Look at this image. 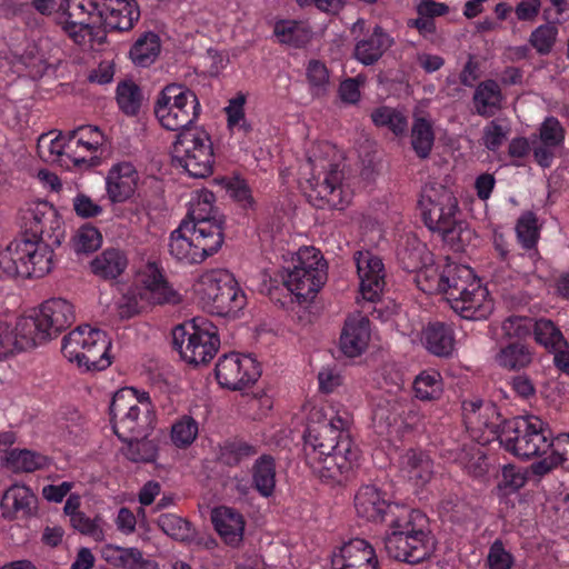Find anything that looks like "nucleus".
<instances>
[{"mask_svg":"<svg viewBox=\"0 0 569 569\" xmlns=\"http://www.w3.org/2000/svg\"><path fill=\"white\" fill-rule=\"evenodd\" d=\"M533 319L522 316H510L501 326L505 336L511 339H523L532 332Z\"/></svg>","mask_w":569,"mask_h":569,"instance_id":"nucleus-62","label":"nucleus"},{"mask_svg":"<svg viewBox=\"0 0 569 569\" xmlns=\"http://www.w3.org/2000/svg\"><path fill=\"white\" fill-rule=\"evenodd\" d=\"M371 120L377 127H386L396 136L403 134L408 129L407 117L390 107H380L371 112Z\"/></svg>","mask_w":569,"mask_h":569,"instance_id":"nucleus-45","label":"nucleus"},{"mask_svg":"<svg viewBox=\"0 0 569 569\" xmlns=\"http://www.w3.org/2000/svg\"><path fill=\"white\" fill-rule=\"evenodd\" d=\"M401 403L399 401H393L391 405L390 401L386 403H378L373 409L372 420L375 425L380 428L379 432H383L398 421L399 417V408Z\"/></svg>","mask_w":569,"mask_h":569,"instance_id":"nucleus-63","label":"nucleus"},{"mask_svg":"<svg viewBox=\"0 0 569 569\" xmlns=\"http://www.w3.org/2000/svg\"><path fill=\"white\" fill-rule=\"evenodd\" d=\"M128 267V257L119 248H107L90 261L93 274L104 280H113L121 276Z\"/></svg>","mask_w":569,"mask_h":569,"instance_id":"nucleus-33","label":"nucleus"},{"mask_svg":"<svg viewBox=\"0 0 569 569\" xmlns=\"http://www.w3.org/2000/svg\"><path fill=\"white\" fill-rule=\"evenodd\" d=\"M463 421L471 437L480 443H489L499 440L502 420L497 406L485 401H465L462 405Z\"/></svg>","mask_w":569,"mask_h":569,"instance_id":"nucleus-16","label":"nucleus"},{"mask_svg":"<svg viewBox=\"0 0 569 569\" xmlns=\"http://www.w3.org/2000/svg\"><path fill=\"white\" fill-rule=\"evenodd\" d=\"M36 502V496L27 486L14 485L2 497V516L10 520L29 517L32 515Z\"/></svg>","mask_w":569,"mask_h":569,"instance_id":"nucleus-32","label":"nucleus"},{"mask_svg":"<svg viewBox=\"0 0 569 569\" xmlns=\"http://www.w3.org/2000/svg\"><path fill=\"white\" fill-rule=\"evenodd\" d=\"M161 52L160 37L148 31L140 34L130 48L129 57L137 67L147 68L156 62Z\"/></svg>","mask_w":569,"mask_h":569,"instance_id":"nucleus-36","label":"nucleus"},{"mask_svg":"<svg viewBox=\"0 0 569 569\" xmlns=\"http://www.w3.org/2000/svg\"><path fill=\"white\" fill-rule=\"evenodd\" d=\"M260 375V365L251 356L229 353L221 357L216 365L218 382L232 390H240L254 383Z\"/></svg>","mask_w":569,"mask_h":569,"instance_id":"nucleus-18","label":"nucleus"},{"mask_svg":"<svg viewBox=\"0 0 569 569\" xmlns=\"http://www.w3.org/2000/svg\"><path fill=\"white\" fill-rule=\"evenodd\" d=\"M173 343L184 361L198 366L209 362L216 356L220 339L213 323L203 318H194L189 331L183 326L173 330Z\"/></svg>","mask_w":569,"mask_h":569,"instance_id":"nucleus-14","label":"nucleus"},{"mask_svg":"<svg viewBox=\"0 0 569 569\" xmlns=\"http://www.w3.org/2000/svg\"><path fill=\"white\" fill-rule=\"evenodd\" d=\"M353 505L359 517L368 521H382L387 512L396 517L398 510L385 491L376 485H362L355 493Z\"/></svg>","mask_w":569,"mask_h":569,"instance_id":"nucleus-21","label":"nucleus"},{"mask_svg":"<svg viewBox=\"0 0 569 569\" xmlns=\"http://www.w3.org/2000/svg\"><path fill=\"white\" fill-rule=\"evenodd\" d=\"M76 320L73 305L63 298L43 301L28 316L20 317L11 328L0 323V360L7 356L42 345L57 338Z\"/></svg>","mask_w":569,"mask_h":569,"instance_id":"nucleus-2","label":"nucleus"},{"mask_svg":"<svg viewBox=\"0 0 569 569\" xmlns=\"http://www.w3.org/2000/svg\"><path fill=\"white\" fill-rule=\"evenodd\" d=\"M19 248V239H16L0 251V278L21 277L20 258L16 253Z\"/></svg>","mask_w":569,"mask_h":569,"instance_id":"nucleus-58","label":"nucleus"},{"mask_svg":"<svg viewBox=\"0 0 569 569\" xmlns=\"http://www.w3.org/2000/svg\"><path fill=\"white\" fill-rule=\"evenodd\" d=\"M527 471L515 465H505L501 470L496 493L499 498L508 497L520 490L527 483Z\"/></svg>","mask_w":569,"mask_h":569,"instance_id":"nucleus-43","label":"nucleus"},{"mask_svg":"<svg viewBox=\"0 0 569 569\" xmlns=\"http://www.w3.org/2000/svg\"><path fill=\"white\" fill-rule=\"evenodd\" d=\"M355 261L362 298L367 301H376L386 284L382 260L371 251L366 250L357 251Z\"/></svg>","mask_w":569,"mask_h":569,"instance_id":"nucleus-20","label":"nucleus"},{"mask_svg":"<svg viewBox=\"0 0 569 569\" xmlns=\"http://www.w3.org/2000/svg\"><path fill=\"white\" fill-rule=\"evenodd\" d=\"M369 319L359 312L348 317L340 336L341 351L350 358L358 357L365 352L369 345Z\"/></svg>","mask_w":569,"mask_h":569,"instance_id":"nucleus-27","label":"nucleus"},{"mask_svg":"<svg viewBox=\"0 0 569 569\" xmlns=\"http://www.w3.org/2000/svg\"><path fill=\"white\" fill-rule=\"evenodd\" d=\"M307 79L312 96H323L329 86V72L327 67L318 60H312L307 67Z\"/></svg>","mask_w":569,"mask_h":569,"instance_id":"nucleus-55","label":"nucleus"},{"mask_svg":"<svg viewBox=\"0 0 569 569\" xmlns=\"http://www.w3.org/2000/svg\"><path fill=\"white\" fill-rule=\"evenodd\" d=\"M147 307L143 296H140V288L131 289L118 301V315L122 319L131 318Z\"/></svg>","mask_w":569,"mask_h":569,"instance_id":"nucleus-61","label":"nucleus"},{"mask_svg":"<svg viewBox=\"0 0 569 569\" xmlns=\"http://www.w3.org/2000/svg\"><path fill=\"white\" fill-rule=\"evenodd\" d=\"M102 0H64L59 10L64 17L63 29L78 44L84 46L91 40L93 27L101 16Z\"/></svg>","mask_w":569,"mask_h":569,"instance_id":"nucleus-15","label":"nucleus"},{"mask_svg":"<svg viewBox=\"0 0 569 569\" xmlns=\"http://www.w3.org/2000/svg\"><path fill=\"white\" fill-rule=\"evenodd\" d=\"M413 391L420 400H435L442 393L441 376L437 371H422L413 381Z\"/></svg>","mask_w":569,"mask_h":569,"instance_id":"nucleus-46","label":"nucleus"},{"mask_svg":"<svg viewBox=\"0 0 569 569\" xmlns=\"http://www.w3.org/2000/svg\"><path fill=\"white\" fill-rule=\"evenodd\" d=\"M421 342L430 353L449 357L455 350L453 330L448 323L430 322L422 330Z\"/></svg>","mask_w":569,"mask_h":569,"instance_id":"nucleus-31","label":"nucleus"},{"mask_svg":"<svg viewBox=\"0 0 569 569\" xmlns=\"http://www.w3.org/2000/svg\"><path fill=\"white\" fill-rule=\"evenodd\" d=\"M110 416L119 439L147 438L154 428L156 413L149 393L131 387L113 395Z\"/></svg>","mask_w":569,"mask_h":569,"instance_id":"nucleus-5","label":"nucleus"},{"mask_svg":"<svg viewBox=\"0 0 569 569\" xmlns=\"http://www.w3.org/2000/svg\"><path fill=\"white\" fill-rule=\"evenodd\" d=\"M214 201L213 192L209 190L198 191L191 200L188 216L184 220H188L194 229L200 228V224H206L210 230L216 229L218 237L223 238L222 221L216 218Z\"/></svg>","mask_w":569,"mask_h":569,"instance_id":"nucleus-29","label":"nucleus"},{"mask_svg":"<svg viewBox=\"0 0 569 569\" xmlns=\"http://www.w3.org/2000/svg\"><path fill=\"white\" fill-rule=\"evenodd\" d=\"M393 46V37L381 26L377 24L370 34L356 41L352 56L359 63L366 67L373 66Z\"/></svg>","mask_w":569,"mask_h":569,"instance_id":"nucleus-25","label":"nucleus"},{"mask_svg":"<svg viewBox=\"0 0 569 569\" xmlns=\"http://www.w3.org/2000/svg\"><path fill=\"white\" fill-rule=\"evenodd\" d=\"M442 281V268L431 262L416 271L417 286L428 295L443 293Z\"/></svg>","mask_w":569,"mask_h":569,"instance_id":"nucleus-48","label":"nucleus"},{"mask_svg":"<svg viewBox=\"0 0 569 569\" xmlns=\"http://www.w3.org/2000/svg\"><path fill=\"white\" fill-rule=\"evenodd\" d=\"M174 167L192 178H207L213 172L214 154L210 136L203 129L179 132L171 147Z\"/></svg>","mask_w":569,"mask_h":569,"instance_id":"nucleus-12","label":"nucleus"},{"mask_svg":"<svg viewBox=\"0 0 569 569\" xmlns=\"http://www.w3.org/2000/svg\"><path fill=\"white\" fill-rule=\"evenodd\" d=\"M199 432L198 422L190 416H183L171 427V440L178 448H187L193 443Z\"/></svg>","mask_w":569,"mask_h":569,"instance_id":"nucleus-49","label":"nucleus"},{"mask_svg":"<svg viewBox=\"0 0 569 569\" xmlns=\"http://www.w3.org/2000/svg\"><path fill=\"white\" fill-rule=\"evenodd\" d=\"M194 292L206 311L221 317L234 316L247 305L243 290L224 269L203 272L194 283Z\"/></svg>","mask_w":569,"mask_h":569,"instance_id":"nucleus-6","label":"nucleus"},{"mask_svg":"<svg viewBox=\"0 0 569 569\" xmlns=\"http://www.w3.org/2000/svg\"><path fill=\"white\" fill-rule=\"evenodd\" d=\"M421 216L427 228L460 249L469 240L471 231L458 219V200L449 188L439 182L425 184L419 199Z\"/></svg>","mask_w":569,"mask_h":569,"instance_id":"nucleus-3","label":"nucleus"},{"mask_svg":"<svg viewBox=\"0 0 569 569\" xmlns=\"http://www.w3.org/2000/svg\"><path fill=\"white\" fill-rule=\"evenodd\" d=\"M536 341L549 350H558L566 346L560 329L549 319H539L535 321L533 329Z\"/></svg>","mask_w":569,"mask_h":569,"instance_id":"nucleus-44","label":"nucleus"},{"mask_svg":"<svg viewBox=\"0 0 569 569\" xmlns=\"http://www.w3.org/2000/svg\"><path fill=\"white\" fill-rule=\"evenodd\" d=\"M102 236L100 231L89 224L78 229L73 238V247L77 252H91L100 248Z\"/></svg>","mask_w":569,"mask_h":569,"instance_id":"nucleus-57","label":"nucleus"},{"mask_svg":"<svg viewBox=\"0 0 569 569\" xmlns=\"http://www.w3.org/2000/svg\"><path fill=\"white\" fill-rule=\"evenodd\" d=\"M158 525L166 535L176 540L183 541L189 539L191 536L189 522L173 513L160 516Z\"/></svg>","mask_w":569,"mask_h":569,"instance_id":"nucleus-56","label":"nucleus"},{"mask_svg":"<svg viewBox=\"0 0 569 569\" xmlns=\"http://www.w3.org/2000/svg\"><path fill=\"white\" fill-rule=\"evenodd\" d=\"M140 296L149 305H178L181 295L167 281L162 271L154 262L147 263L141 273Z\"/></svg>","mask_w":569,"mask_h":569,"instance_id":"nucleus-23","label":"nucleus"},{"mask_svg":"<svg viewBox=\"0 0 569 569\" xmlns=\"http://www.w3.org/2000/svg\"><path fill=\"white\" fill-rule=\"evenodd\" d=\"M451 308L465 319H486L493 310L489 292L479 280L471 282L460 297L451 298Z\"/></svg>","mask_w":569,"mask_h":569,"instance_id":"nucleus-24","label":"nucleus"},{"mask_svg":"<svg viewBox=\"0 0 569 569\" xmlns=\"http://www.w3.org/2000/svg\"><path fill=\"white\" fill-rule=\"evenodd\" d=\"M400 470L416 486H423L432 476L430 457L417 450H408L400 460Z\"/></svg>","mask_w":569,"mask_h":569,"instance_id":"nucleus-35","label":"nucleus"},{"mask_svg":"<svg viewBox=\"0 0 569 569\" xmlns=\"http://www.w3.org/2000/svg\"><path fill=\"white\" fill-rule=\"evenodd\" d=\"M22 219L26 234L39 240H51V243H61L63 239L62 223L57 210L47 201H34L24 209Z\"/></svg>","mask_w":569,"mask_h":569,"instance_id":"nucleus-17","label":"nucleus"},{"mask_svg":"<svg viewBox=\"0 0 569 569\" xmlns=\"http://www.w3.org/2000/svg\"><path fill=\"white\" fill-rule=\"evenodd\" d=\"M442 280L443 293L450 303L451 298H457L460 297V295H463V292L469 288V284L475 282L477 279L471 268L448 261L442 267Z\"/></svg>","mask_w":569,"mask_h":569,"instance_id":"nucleus-34","label":"nucleus"},{"mask_svg":"<svg viewBox=\"0 0 569 569\" xmlns=\"http://www.w3.org/2000/svg\"><path fill=\"white\" fill-rule=\"evenodd\" d=\"M502 92L495 80L480 82L472 97L476 112L481 117H491L501 108Z\"/></svg>","mask_w":569,"mask_h":569,"instance_id":"nucleus-37","label":"nucleus"},{"mask_svg":"<svg viewBox=\"0 0 569 569\" xmlns=\"http://www.w3.org/2000/svg\"><path fill=\"white\" fill-rule=\"evenodd\" d=\"M256 452V448L247 442L231 441L221 447L220 459L223 463L233 466L238 465L241 460L253 456Z\"/></svg>","mask_w":569,"mask_h":569,"instance_id":"nucleus-60","label":"nucleus"},{"mask_svg":"<svg viewBox=\"0 0 569 569\" xmlns=\"http://www.w3.org/2000/svg\"><path fill=\"white\" fill-rule=\"evenodd\" d=\"M244 96L238 94L236 98L229 101V104L226 107L224 110L228 117V127L230 129L238 128L239 130H242L244 133H247L251 131V126L247 122L244 118Z\"/></svg>","mask_w":569,"mask_h":569,"instance_id":"nucleus-64","label":"nucleus"},{"mask_svg":"<svg viewBox=\"0 0 569 569\" xmlns=\"http://www.w3.org/2000/svg\"><path fill=\"white\" fill-rule=\"evenodd\" d=\"M111 340L108 335L90 326H79L62 340V353L87 371H100L111 365Z\"/></svg>","mask_w":569,"mask_h":569,"instance_id":"nucleus-9","label":"nucleus"},{"mask_svg":"<svg viewBox=\"0 0 569 569\" xmlns=\"http://www.w3.org/2000/svg\"><path fill=\"white\" fill-rule=\"evenodd\" d=\"M403 268L408 271L416 272L425 264L432 261V253L426 243L417 237L410 236L406 240V246L398 253Z\"/></svg>","mask_w":569,"mask_h":569,"instance_id":"nucleus-40","label":"nucleus"},{"mask_svg":"<svg viewBox=\"0 0 569 569\" xmlns=\"http://www.w3.org/2000/svg\"><path fill=\"white\" fill-rule=\"evenodd\" d=\"M211 520L226 543L238 546L242 541L244 520L238 511L229 507H218L212 510Z\"/></svg>","mask_w":569,"mask_h":569,"instance_id":"nucleus-30","label":"nucleus"},{"mask_svg":"<svg viewBox=\"0 0 569 569\" xmlns=\"http://www.w3.org/2000/svg\"><path fill=\"white\" fill-rule=\"evenodd\" d=\"M311 177L307 179L309 202L320 209L342 210L352 198L351 190L342 183L343 173L339 164L313 152L309 157Z\"/></svg>","mask_w":569,"mask_h":569,"instance_id":"nucleus-7","label":"nucleus"},{"mask_svg":"<svg viewBox=\"0 0 569 569\" xmlns=\"http://www.w3.org/2000/svg\"><path fill=\"white\" fill-rule=\"evenodd\" d=\"M153 111L159 123L170 131L200 129L193 126L201 113V104L197 94L189 88L167 84L157 96Z\"/></svg>","mask_w":569,"mask_h":569,"instance_id":"nucleus-8","label":"nucleus"},{"mask_svg":"<svg viewBox=\"0 0 569 569\" xmlns=\"http://www.w3.org/2000/svg\"><path fill=\"white\" fill-rule=\"evenodd\" d=\"M331 569H380L375 548L365 539L343 543L331 559Z\"/></svg>","mask_w":569,"mask_h":569,"instance_id":"nucleus-22","label":"nucleus"},{"mask_svg":"<svg viewBox=\"0 0 569 569\" xmlns=\"http://www.w3.org/2000/svg\"><path fill=\"white\" fill-rule=\"evenodd\" d=\"M566 138V129L555 117H548L539 128V140L550 148L562 147Z\"/></svg>","mask_w":569,"mask_h":569,"instance_id":"nucleus-53","label":"nucleus"},{"mask_svg":"<svg viewBox=\"0 0 569 569\" xmlns=\"http://www.w3.org/2000/svg\"><path fill=\"white\" fill-rule=\"evenodd\" d=\"M222 242L216 229L210 230L206 224L194 229L188 220H182L169 236L168 251L176 261L194 264L216 253Z\"/></svg>","mask_w":569,"mask_h":569,"instance_id":"nucleus-13","label":"nucleus"},{"mask_svg":"<svg viewBox=\"0 0 569 569\" xmlns=\"http://www.w3.org/2000/svg\"><path fill=\"white\" fill-rule=\"evenodd\" d=\"M139 176L130 162H120L111 167L106 178L107 194L111 202H123L136 191Z\"/></svg>","mask_w":569,"mask_h":569,"instance_id":"nucleus-28","label":"nucleus"},{"mask_svg":"<svg viewBox=\"0 0 569 569\" xmlns=\"http://www.w3.org/2000/svg\"><path fill=\"white\" fill-rule=\"evenodd\" d=\"M117 101L120 109L129 114H136L141 104V93L139 87L132 81H124L118 84Z\"/></svg>","mask_w":569,"mask_h":569,"instance_id":"nucleus-52","label":"nucleus"},{"mask_svg":"<svg viewBox=\"0 0 569 569\" xmlns=\"http://www.w3.org/2000/svg\"><path fill=\"white\" fill-rule=\"evenodd\" d=\"M283 283L298 299H312L327 281V262L320 250L303 247L283 267Z\"/></svg>","mask_w":569,"mask_h":569,"instance_id":"nucleus-10","label":"nucleus"},{"mask_svg":"<svg viewBox=\"0 0 569 569\" xmlns=\"http://www.w3.org/2000/svg\"><path fill=\"white\" fill-rule=\"evenodd\" d=\"M252 483L262 497L272 496L276 488V463L270 456L258 458L252 467Z\"/></svg>","mask_w":569,"mask_h":569,"instance_id":"nucleus-39","label":"nucleus"},{"mask_svg":"<svg viewBox=\"0 0 569 569\" xmlns=\"http://www.w3.org/2000/svg\"><path fill=\"white\" fill-rule=\"evenodd\" d=\"M516 233L523 248L532 249L536 247L539 239V227L533 212L527 211L520 216L516 224Z\"/></svg>","mask_w":569,"mask_h":569,"instance_id":"nucleus-50","label":"nucleus"},{"mask_svg":"<svg viewBox=\"0 0 569 569\" xmlns=\"http://www.w3.org/2000/svg\"><path fill=\"white\" fill-rule=\"evenodd\" d=\"M60 244L51 243V240L20 238V248L16 253L20 258L21 277L41 278L49 273L53 267V248Z\"/></svg>","mask_w":569,"mask_h":569,"instance_id":"nucleus-19","label":"nucleus"},{"mask_svg":"<svg viewBox=\"0 0 569 569\" xmlns=\"http://www.w3.org/2000/svg\"><path fill=\"white\" fill-rule=\"evenodd\" d=\"M350 416L346 410L330 412L312 408L305 433L306 461L325 482H341L357 466L360 451L350 432Z\"/></svg>","mask_w":569,"mask_h":569,"instance_id":"nucleus-1","label":"nucleus"},{"mask_svg":"<svg viewBox=\"0 0 569 569\" xmlns=\"http://www.w3.org/2000/svg\"><path fill=\"white\" fill-rule=\"evenodd\" d=\"M433 141L435 134L431 123L423 118L416 119L411 130V144L416 153L420 158H427L432 149Z\"/></svg>","mask_w":569,"mask_h":569,"instance_id":"nucleus-47","label":"nucleus"},{"mask_svg":"<svg viewBox=\"0 0 569 569\" xmlns=\"http://www.w3.org/2000/svg\"><path fill=\"white\" fill-rule=\"evenodd\" d=\"M558 36V29L551 23L542 24L536 28L529 38L530 44L539 54L551 52Z\"/></svg>","mask_w":569,"mask_h":569,"instance_id":"nucleus-54","label":"nucleus"},{"mask_svg":"<svg viewBox=\"0 0 569 569\" xmlns=\"http://www.w3.org/2000/svg\"><path fill=\"white\" fill-rule=\"evenodd\" d=\"M68 136H57L50 139L49 134H42L38 140L39 154L47 161H56L59 157H67Z\"/></svg>","mask_w":569,"mask_h":569,"instance_id":"nucleus-59","label":"nucleus"},{"mask_svg":"<svg viewBox=\"0 0 569 569\" xmlns=\"http://www.w3.org/2000/svg\"><path fill=\"white\" fill-rule=\"evenodd\" d=\"M273 34L280 43L300 48L309 43L312 30L303 21L281 20L274 24Z\"/></svg>","mask_w":569,"mask_h":569,"instance_id":"nucleus-38","label":"nucleus"},{"mask_svg":"<svg viewBox=\"0 0 569 569\" xmlns=\"http://www.w3.org/2000/svg\"><path fill=\"white\" fill-rule=\"evenodd\" d=\"M532 360V350L528 346L519 342L507 345L496 355L497 363L507 370H520L527 368Z\"/></svg>","mask_w":569,"mask_h":569,"instance_id":"nucleus-41","label":"nucleus"},{"mask_svg":"<svg viewBox=\"0 0 569 569\" xmlns=\"http://www.w3.org/2000/svg\"><path fill=\"white\" fill-rule=\"evenodd\" d=\"M99 22L109 30L128 31L140 17V11L133 0H102Z\"/></svg>","mask_w":569,"mask_h":569,"instance_id":"nucleus-26","label":"nucleus"},{"mask_svg":"<svg viewBox=\"0 0 569 569\" xmlns=\"http://www.w3.org/2000/svg\"><path fill=\"white\" fill-rule=\"evenodd\" d=\"M7 465L16 472H33L48 466V458L28 449H12L7 455Z\"/></svg>","mask_w":569,"mask_h":569,"instance_id":"nucleus-42","label":"nucleus"},{"mask_svg":"<svg viewBox=\"0 0 569 569\" xmlns=\"http://www.w3.org/2000/svg\"><path fill=\"white\" fill-rule=\"evenodd\" d=\"M127 443L123 449L124 456L134 462H150L157 456V447L151 440L146 438L120 439Z\"/></svg>","mask_w":569,"mask_h":569,"instance_id":"nucleus-51","label":"nucleus"},{"mask_svg":"<svg viewBox=\"0 0 569 569\" xmlns=\"http://www.w3.org/2000/svg\"><path fill=\"white\" fill-rule=\"evenodd\" d=\"M499 442L512 455L530 459L545 455L553 440L548 426L539 417L527 416L505 422Z\"/></svg>","mask_w":569,"mask_h":569,"instance_id":"nucleus-11","label":"nucleus"},{"mask_svg":"<svg viewBox=\"0 0 569 569\" xmlns=\"http://www.w3.org/2000/svg\"><path fill=\"white\" fill-rule=\"evenodd\" d=\"M398 515L389 526L383 542L390 558L407 563H419L433 551V542L425 527V516L417 510L396 507Z\"/></svg>","mask_w":569,"mask_h":569,"instance_id":"nucleus-4","label":"nucleus"}]
</instances>
